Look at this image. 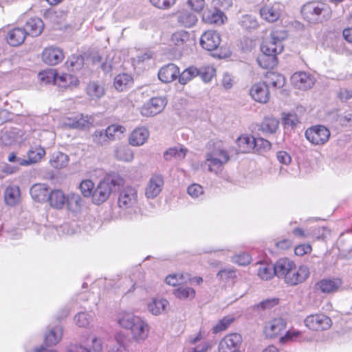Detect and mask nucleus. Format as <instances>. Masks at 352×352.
Returning <instances> with one entry per match:
<instances>
[{"instance_id":"nucleus-25","label":"nucleus","mask_w":352,"mask_h":352,"mask_svg":"<svg viewBox=\"0 0 352 352\" xmlns=\"http://www.w3.org/2000/svg\"><path fill=\"white\" fill-rule=\"evenodd\" d=\"M342 285V280L340 278H324L319 280L316 288L324 294L333 293L338 291Z\"/></svg>"},{"instance_id":"nucleus-8","label":"nucleus","mask_w":352,"mask_h":352,"mask_svg":"<svg viewBox=\"0 0 352 352\" xmlns=\"http://www.w3.org/2000/svg\"><path fill=\"white\" fill-rule=\"evenodd\" d=\"M167 104L165 97H153L145 102L140 108V113L144 117H151L161 113Z\"/></svg>"},{"instance_id":"nucleus-51","label":"nucleus","mask_w":352,"mask_h":352,"mask_svg":"<svg viewBox=\"0 0 352 352\" xmlns=\"http://www.w3.org/2000/svg\"><path fill=\"white\" fill-rule=\"evenodd\" d=\"M198 75L199 69L197 67H189L179 74V82L182 85H186Z\"/></svg>"},{"instance_id":"nucleus-2","label":"nucleus","mask_w":352,"mask_h":352,"mask_svg":"<svg viewBox=\"0 0 352 352\" xmlns=\"http://www.w3.org/2000/svg\"><path fill=\"white\" fill-rule=\"evenodd\" d=\"M118 207L124 212L127 218L132 219L139 210L138 194L135 188L132 186L124 187L119 194L118 200Z\"/></svg>"},{"instance_id":"nucleus-33","label":"nucleus","mask_w":352,"mask_h":352,"mask_svg":"<svg viewBox=\"0 0 352 352\" xmlns=\"http://www.w3.org/2000/svg\"><path fill=\"white\" fill-rule=\"evenodd\" d=\"M63 336V328L59 326H55L49 329L45 333L44 342L47 346H54L58 344Z\"/></svg>"},{"instance_id":"nucleus-7","label":"nucleus","mask_w":352,"mask_h":352,"mask_svg":"<svg viewBox=\"0 0 352 352\" xmlns=\"http://www.w3.org/2000/svg\"><path fill=\"white\" fill-rule=\"evenodd\" d=\"M92 116L84 114H76L63 118L60 121V126L65 129H87L94 123Z\"/></svg>"},{"instance_id":"nucleus-34","label":"nucleus","mask_w":352,"mask_h":352,"mask_svg":"<svg viewBox=\"0 0 352 352\" xmlns=\"http://www.w3.org/2000/svg\"><path fill=\"white\" fill-rule=\"evenodd\" d=\"M44 28V23L40 18L34 17L30 19L25 23V30L27 34L32 36H39Z\"/></svg>"},{"instance_id":"nucleus-1","label":"nucleus","mask_w":352,"mask_h":352,"mask_svg":"<svg viewBox=\"0 0 352 352\" xmlns=\"http://www.w3.org/2000/svg\"><path fill=\"white\" fill-rule=\"evenodd\" d=\"M118 325L130 331L131 338L137 342H144L149 335L150 327L146 319L131 311H121L116 317Z\"/></svg>"},{"instance_id":"nucleus-6","label":"nucleus","mask_w":352,"mask_h":352,"mask_svg":"<svg viewBox=\"0 0 352 352\" xmlns=\"http://www.w3.org/2000/svg\"><path fill=\"white\" fill-rule=\"evenodd\" d=\"M305 137L312 146H322L329 142L331 132L327 126L316 124L305 130Z\"/></svg>"},{"instance_id":"nucleus-35","label":"nucleus","mask_w":352,"mask_h":352,"mask_svg":"<svg viewBox=\"0 0 352 352\" xmlns=\"http://www.w3.org/2000/svg\"><path fill=\"white\" fill-rule=\"evenodd\" d=\"M133 84V77L126 73L117 75L114 78L113 85L118 91H124L132 87Z\"/></svg>"},{"instance_id":"nucleus-30","label":"nucleus","mask_w":352,"mask_h":352,"mask_svg":"<svg viewBox=\"0 0 352 352\" xmlns=\"http://www.w3.org/2000/svg\"><path fill=\"white\" fill-rule=\"evenodd\" d=\"M30 193L34 201L42 203L47 201L50 191L47 185L36 184L31 187Z\"/></svg>"},{"instance_id":"nucleus-9","label":"nucleus","mask_w":352,"mask_h":352,"mask_svg":"<svg viewBox=\"0 0 352 352\" xmlns=\"http://www.w3.org/2000/svg\"><path fill=\"white\" fill-rule=\"evenodd\" d=\"M305 326L313 331H324L329 329L332 321L329 317L323 314H311L304 320Z\"/></svg>"},{"instance_id":"nucleus-19","label":"nucleus","mask_w":352,"mask_h":352,"mask_svg":"<svg viewBox=\"0 0 352 352\" xmlns=\"http://www.w3.org/2000/svg\"><path fill=\"white\" fill-rule=\"evenodd\" d=\"M221 42L220 35L213 30L205 32L201 36L200 44L201 47L208 50L212 51L217 48Z\"/></svg>"},{"instance_id":"nucleus-43","label":"nucleus","mask_w":352,"mask_h":352,"mask_svg":"<svg viewBox=\"0 0 352 352\" xmlns=\"http://www.w3.org/2000/svg\"><path fill=\"white\" fill-rule=\"evenodd\" d=\"M190 276L188 274H172L166 277V283L171 286H180L190 281Z\"/></svg>"},{"instance_id":"nucleus-53","label":"nucleus","mask_w":352,"mask_h":352,"mask_svg":"<svg viewBox=\"0 0 352 352\" xmlns=\"http://www.w3.org/2000/svg\"><path fill=\"white\" fill-rule=\"evenodd\" d=\"M57 74L54 69H50L41 72L38 75L39 80L43 84H50L53 82L56 85Z\"/></svg>"},{"instance_id":"nucleus-3","label":"nucleus","mask_w":352,"mask_h":352,"mask_svg":"<svg viewBox=\"0 0 352 352\" xmlns=\"http://www.w3.org/2000/svg\"><path fill=\"white\" fill-rule=\"evenodd\" d=\"M302 14L309 21H322L331 16L330 7L322 3L311 2L302 8Z\"/></svg>"},{"instance_id":"nucleus-15","label":"nucleus","mask_w":352,"mask_h":352,"mask_svg":"<svg viewBox=\"0 0 352 352\" xmlns=\"http://www.w3.org/2000/svg\"><path fill=\"white\" fill-rule=\"evenodd\" d=\"M164 186V179L161 175H153L145 188V196L147 199H153L161 192Z\"/></svg>"},{"instance_id":"nucleus-39","label":"nucleus","mask_w":352,"mask_h":352,"mask_svg":"<svg viewBox=\"0 0 352 352\" xmlns=\"http://www.w3.org/2000/svg\"><path fill=\"white\" fill-rule=\"evenodd\" d=\"M188 151L182 146L170 148L164 154L166 160H182L184 159Z\"/></svg>"},{"instance_id":"nucleus-59","label":"nucleus","mask_w":352,"mask_h":352,"mask_svg":"<svg viewBox=\"0 0 352 352\" xmlns=\"http://www.w3.org/2000/svg\"><path fill=\"white\" fill-rule=\"evenodd\" d=\"M254 144V151L256 152L262 153L271 148V143L263 138H255Z\"/></svg>"},{"instance_id":"nucleus-29","label":"nucleus","mask_w":352,"mask_h":352,"mask_svg":"<svg viewBox=\"0 0 352 352\" xmlns=\"http://www.w3.org/2000/svg\"><path fill=\"white\" fill-rule=\"evenodd\" d=\"M45 155V149L41 146L32 147L28 153V160L19 159V164L28 166L38 162Z\"/></svg>"},{"instance_id":"nucleus-61","label":"nucleus","mask_w":352,"mask_h":352,"mask_svg":"<svg viewBox=\"0 0 352 352\" xmlns=\"http://www.w3.org/2000/svg\"><path fill=\"white\" fill-rule=\"evenodd\" d=\"M240 24L245 29H254L258 26L256 18L248 14L242 16Z\"/></svg>"},{"instance_id":"nucleus-48","label":"nucleus","mask_w":352,"mask_h":352,"mask_svg":"<svg viewBox=\"0 0 352 352\" xmlns=\"http://www.w3.org/2000/svg\"><path fill=\"white\" fill-rule=\"evenodd\" d=\"M106 136H108L109 141L120 139L121 135L126 131V129L120 124H111L106 129Z\"/></svg>"},{"instance_id":"nucleus-62","label":"nucleus","mask_w":352,"mask_h":352,"mask_svg":"<svg viewBox=\"0 0 352 352\" xmlns=\"http://www.w3.org/2000/svg\"><path fill=\"white\" fill-rule=\"evenodd\" d=\"M234 318L230 316H226L222 318L219 322L214 326L212 330L213 333H217L220 331L226 330L230 324L233 322Z\"/></svg>"},{"instance_id":"nucleus-5","label":"nucleus","mask_w":352,"mask_h":352,"mask_svg":"<svg viewBox=\"0 0 352 352\" xmlns=\"http://www.w3.org/2000/svg\"><path fill=\"white\" fill-rule=\"evenodd\" d=\"M285 31H272L269 37H267L261 44V50L263 53L267 55H277L283 50V41L286 38Z\"/></svg>"},{"instance_id":"nucleus-52","label":"nucleus","mask_w":352,"mask_h":352,"mask_svg":"<svg viewBox=\"0 0 352 352\" xmlns=\"http://www.w3.org/2000/svg\"><path fill=\"white\" fill-rule=\"evenodd\" d=\"M87 94L92 98H100L104 94L103 87L96 82H90L87 87Z\"/></svg>"},{"instance_id":"nucleus-10","label":"nucleus","mask_w":352,"mask_h":352,"mask_svg":"<svg viewBox=\"0 0 352 352\" xmlns=\"http://www.w3.org/2000/svg\"><path fill=\"white\" fill-rule=\"evenodd\" d=\"M114 185L113 180L109 178H106L100 181L94 190L92 196L93 202L99 205L107 201L111 193L112 186Z\"/></svg>"},{"instance_id":"nucleus-58","label":"nucleus","mask_w":352,"mask_h":352,"mask_svg":"<svg viewBox=\"0 0 352 352\" xmlns=\"http://www.w3.org/2000/svg\"><path fill=\"white\" fill-rule=\"evenodd\" d=\"M187 192L194 199H201L204 190L202 186L198 184H192L188 187Z\"/></svg>"},{"instance_id":"nucleus-27","label":"nucleus","mask_w":352,"mask_h":352,"mask_svg":"<svg viewBox=\"0 0 352 352\" xmlns=\"http://www.w3.org/2000/svg\"><path fill=\"white\" fill-rule=\"evenodd\" d=\"M257 276L263 280L272 279L275 274V264L267 261H260L256 263Z\"/></svg>"},{"instance_id":"nucleus-63","label":"nucleus","mask_w":352,"mask_h":352,"mask_svg":"<svg viewBox=\"0 0 352 352\" xmlns=\"http://www.w3.org/2000/svg\"><path fill=\"white\" fill-rule=\"evenodd\" d=\"M93 141L97 144L104 145L107 144L109 140L108 136H106V131L105 130H96L94 133L93 135Z\"/></svg>"},{"instance_id":"nucleus-20","label":"nucleus","mask_w":352,"mask_h":352,"mask_svg":"<svg viewBox=\"0 0 352 352\" xmlns=\"http://www.w3.org/2000/svg\"><path fill=\"white\" fill-rule=\"evenodd\" d=\"M3 199L6 205L13 207L18 205L21 199L20 188L14 184L8 186L3 192Z\"/></svg>"},{"instance_id":"nucleus-21","label":"nucleus","mask_w":352,"mask_h":352,"mask_svg":"<svg viewBox=\"0 0 352 352\" xmlns=\"http://www.w3.org/2000/svg\"><path fill=\"white\" fill-rule=\"evenodd\" d=\"M204 337L205 334L199 331L195 336L190 338L191 346L187 349L186 352H206L210 346Z\"/></svg>"},{"instance_id":"nucleus-42","label":"nucleus","mask_w":352,"mask_h":352,"mask_svg":"<svg viewBox=\"0 0 352 352\" xmlns=\"http://www.w3.org/2000/svg\"><path fill=\"white\" fill-rule=\"evenodd\" d=\"M279 126V121L276 118L267 117L261 122L259 130L265 133L274 134Z\"/></svg>"},{"instance_id":"nucleus-56","label":"nucleus","mask_w":352,"mask_h":352,"mask_svg":"<svg viewBox=\"0 0 352 352\" xmlns=\"http://www.w3.org/2000/svg\"><path fill=\"white\" fill-rule=\"evenodd\" d=\"M93 319V316L87 312H80L74 317V321L80 327H87Z\"/></svg>"},{"instance_id":"nucleus-45","label":"nucleus","mask_w":352,"mask_h":352,"mask_svg":"<svg viewBox=\"0 0 352 352\" xmlns=\"http://www.w3.org/2000/svg\"><path fill=\"white\" fill-rule=\"evenodd\" d=\"M285 82V77L280 74L268 72L266 75V84L274 88H281Z\"/></svg>"},{"instance_id":"nucleus-55","label":"nucleus","mask_w":352,"mask_h":352,"mask_svg":"<svg viewBox=\"0 0 352 352\" xmlns=\"http://www.w3.org/2000/svg\"><path fill=\"white\" fill-rule=\"evenodd\" d=\"M115 339L116 344L111 348L109 352H126L125 336L122 333H118L116 335Z\"/></svg>"},{"instance_id":"nucleus-64","label":"nucleus","mask_w":352,"mask_h":352,"mask_svg":"<svg viewBox=\"0 0 352 352\" xmlns=\"http://www.w3.org/2000/svg\"><path fill=\"white\" fill-rule=\"evenodd\" d=\"M292 233L299 239H307L314 236V231L310 228H296L293 230Z\"/></svg>"},{"instance_id":"nucleus-40","label":"nucleus","mask_w":352,"mask_h":352,"mask_svg":"<svg viewBox=\"0 0 352 352\" xmlns=\"http://www.w3.org/2000/svg\"><path fill=\"white\" fill-rule=\"evenodd\" d=\"M82 204V200L80 196L75 192L67 194L65 200V206L67 210L72 212L78 211Z\"/></svg>"},{"instance_id":"nucleus-12","label":"nucleus","mask_w":352,"mask_h":352,"mask_svg":"<svg viewBox=\"0 0 352 352\" xmlns=\"http://www.w3.org/2000/svg\"><path fill=\"white\" fill-rule=\"evenodd\" d=\"M242 343V337L239 333H230L226 336L219 344V352H234Z\"/></svg>"},{"instance_id":"nucleus-50","label":"nucleus","mask_w":352,"mask_h":352,"mask_svg":"<svg viewBox=\"0 0 352 352\" xmlns=\"http://www.w3.org/2000/svg\"><path fill=\"white\" fill-rule=\"evenodd\" d=\"M174 295L180 300L192 299L195 296V291L190 287L179 286L174 291Z\"/></svg>"},{"instance_id":"nucleus-37","label":"nucleus","mask_w":352,"mask_h":352,"mask_svg":"<svg viewBox=\"0 0 352 352\" xmlns=\"http://www.w3.org/2000/svg\"><path fill=\"white\" fill-rule=\"evenodd\" d=\"M56 85L64 89L72 88L78 85V80L70 74H57Z\"/></svg>"},{"instance_id":"nucleus-60","label":"nucleus","mask_w":352,"mask_h":352,"mask_svg":"<svg viewBox=\"0 0 352 352\" xmlns=\"http://www.w3.org/2000/svg\"><path fill=\"white\" fill-rule=\"evenodd\" d=\"M215 69L212 66L201 67L200 69H199V75L206 82H210L211 80V79L215 75Z\"/></svg>"},{"instance_id":"nucleus-24","label":"nucleus","mask_w":352,"mask_h":352,"mask_svg":"<svg viewBox=\"0 0 352 352\" xmlns=\"http://www.w3.org/2000/svg\"><path fill=\"white\" fill-rule=\"evenodd\" d=\"M147 309L151 314L159 316L168 310L169 302L163 298H154L147 303Z\"/></svg>"},{"instance_id":"nucleus-44","label":"nucleus","mask_w":352,"mask_h":352,"mask_svg":"<svg viewBox=\"0 0 352 352\" xmlns=\"http://www.w3.org/2000/svg\"><path fill=\"white\" fill-rule=\"evenodd\" d=\"M197 21V16L188 10H184L179 12L178 16V22L186 28H191L195 25Z\"/></svg>"},{"instance_id":"nucleus-23","label":"nucleus","mask_w":352,"mask_h":352,"mask_svg":"<svg viewBox=\"0 0 352 352\" xmlns=\"http://www.w3.org/2000/svg\"><path fill=\"white\" fill-rule=\"evenodd\" d=\"M179 74V69L175 64H168L162 67L159 72V79L165 83L170 82L177 79Z\"/></svg>"},{"instance_id":"nucleus-11","label":"nucleus","mask_w":352,"mask_h":352,"mask_svg":"<svg viewBox=\"0 0 352 352\" xmlns=\"http://www.w3.org/2000/svg\"><path fill=\"white\" fill-rule=\"evenodd\" d=\"M309 268L305 265L297 266L296 264L292 269L289 276L286 277L285 284L296 286L304 283L309 276Z\"/></svg>"},{"instance_id":"nucleus-13","label":"nucleus","mask_w":352,"mask_h":352,"mask_svg":"<svg viewBox=\"0 0 352 352\" xmlns=\"http://www.w3.org/2000/svg\"><path fill=\"white\" fill-rule=\"evenodd\" d=\"M63 50L56 46L45 47L41 54L42 60L49 65H56L64 59Z\"/></svg>"},{"instance_id":"nucleus-38","label":"nucleus","mask_w":352,"mask_h":352,"mask_svg":"<svg viewBox=\"0 0 352 352\" xmlns=\"http://www.w3.org/2000/svg\"><path fill=\"white\" fill-rule=\"evenodd\" d=\"M69 159V156L61 152L54 153L50 160L51 166L55 169L60 170L65 168Z\"/></svg>"},{"instance_id":"nucleus-4","label":"nucleus","mask_w":352,"mask_h":352,"mask_svg":"<svg viewBox=\"0 0 352 352\" xmlns=\"http://www.w3.org/2000/svg\"><path fill=\"white\" fill-rule=\"evenodd\" d=\"M229 160L228 152L223 148L215 147L206 154L204 165L210 172L219 175L223 170V166Z\"/></svg>"},{"instance_id":"nucleus-54","label":"nucleus","mask_w":352,"mask_h":352,"mask_svg":"<svg viewBox=\"0 0 352 352\" xmlns=\"http://www.w3.org/2000/svg\"><path fill=\"white\" fill-rule=\"evenodd\" d=\"M282 122L285 128L291 127L292 129H294L300 123V120L296 113H283Z\"/></svg>"},{"instance_id":"nucleus-49","label":"nucleus","mask_w":352,"mask_h":352,"mask_svg":"<svg viewBox=\"0 0 352 352\" xmlns=\"http://www.w3.org/2000/svg\"><path fill=\"white\" fill-rule=\"evenodd\" d=\"M257 62L262 68H273L277 64L276 55H267L263 53L262 55L258 57Z\"/></svg>"},{"instance_id":"nucleus-16","label":"nucleus","mask_w":352,"mask_h":352,"mask_svg":"<svg viewBox=\"0 0 352 352\" xmlns=\"http://www.w3.org/2000/svg\"><path fill=\"white\" fill-rule=\"evenodd\" d=\"M292 85L300 90H307L311 88L315 84V78L310 74L305 72L294 73L291 77Z\"/></svg>"},{"instance_id":"nucleus-28","label":"nucleus","mask_w":352,"mask_h":352,"mask_svg":"<svg viewBox=\"0 0 352 352\" xmlns=\"http://www.w3.org/2000/svg\"><path fill=\"white\" fill-rule=\"evenodd\" d=\"M149 137V132L145 127H139L132 131L129 138V143L133 146H140L143 145Z\"/></svg>"},{"instance_id":"nucleus-14","label":"nucleus","mask_w":352,"mask_h":352,"mask_svg":"<svg viewBox=\"0 0 352 352\" xmlns=\"http://www.w3.org/2000/svg\"><path fill=\"white\" fill-rule=\"evenodd\" d=\"M283 6L279 3H270L263 5L260 9V14L264 20L273 23L280 16Z\"/></svg>"},{"instance_id":"nucleus-36","label":"nucleus","mask_w":352,"mask_h":352,"mask_svg":"<svg viewBox=\"0 0 352 352\" xmlns=\"http://www.w3.org/2000/svg\"><path fill=\"white\" fill-rule=\"evenodd\" d=\"M255 138L252 135H242L236 140L238 151L243 153L254 151Z\"/></svg>"},{"instance_id":"nucleus-26","label":"nucleus","mask_w":352,"mask_h":352,"mask_svg":"<svg viewBox=\"0 0 352 352\" xmlns=\"http://www.w3.org/2000/svg\"><path fill=\"white\" fill-rule=\"evenodd\" d=\"M66 196L62 190L55 189L50 192L47 201L52 208L61 210L65 206Z\"/></svg>"},{"instance_id":"nucleus-31","label":"nucleus","mask_w":352,"mask_h":352,"mask_svg":"<svg viewBox=\"0 0 352 352\" xmlns=\"http://www.w3.org/2000/svg\"><path fill=\"white\" fill-rule=\"evenodd\" d=\"M26 35L27 32L24 28H14L8 31L6 39L9 45L19 46L24 42Z\"/></svg>"},{"instance_id":"nucleus-47","label":"nucleus","mask_w":352,"mask_h":352,"mask_svg":"<svg viewBox=\"0 0 352 352\" xmlns=\"http://www.w3.org/2000/svg\"><path fill=\"white\" fill-rule=\"evenodd\" d=\"M224 14L219 10L205 12L203 15V20L210 24L221 25L224 22Z\"/></svg>"},{"instance_id":"nucleus-57","label":"nucleus","mask_w":352,"mask_h":352,"mask_svg":"<svg viewBox=\"0 0 352 352\" xmlns=\"http://www.w3.org/2000/svg\"><path fill=\"white\" fill-rule=\"evenodd\" d=\"M79 188L85 197H92L94 190V184L90 179H85L82 181Z\"/></svg>"},{"instance_id":"nucleus-22","label":"nucleus","mask_w":352,"mask_h":352,"mask_svg":"<svg viewBox=\"0 0 352 352\" xmlns=\"http://www.w3.org/2000/svg\"><path fill=\"white\" fill-rule=\"evenodd\" d=\"M294 265L295 263L287 258H280L275 263L276 276L279 278L283 279L285 283L286 277L289 276Z\"/></svg>"},{"instance_id":"nucleus-32","label":"nucleus","mask_w":352,"mask_h":352,"mask_svg":"<svg viewBox=\"0 0 352 352\" xmlns=\"http://www.w3.org/2000/svg\"><path fill=\"white\" fill-rule=\"evenodd\" d=\"M113 156L119 161L131 162L134 159V152L128 146L119 144L113 148Z\"/></svg>"},{"instance_id":"nucleus-18","label":"nucleus","mask_w":352,"mask_h":352,"mask_svg":"<svg viewBox=\"0 0 352 352\" xmlns=\"http://www.w3.org/2000/svg\"><path fill=\"white\" fill-rule=\"evenodd\" d=\"M250 94L253 100L263 104L267 103L270 97L268 85L264 82L254 84L250 90Z\"/></svg>"},{"instance_id":"nucleus-41","label":"nucleus","mask_w":352,"mask_h":352,"mask_svg":"<svg viewBox=\"0 0 352 352\" xmlns=\"http://www.w3.org/2000/svg\"><path fill=\"white\" fill-rule=\"evenodd\" d=\"M170 41L177 47L184 50L189 45V34L186 31L175 32L172 35Z\"/></svg>"},{"instance_id":"nucleus-46","label":"nucleus","mask_w":352,"mask_h":352,"mask_svg":"<svg viewBox=\"0 0 352 352\" xmlns=\"http://www.w3.org/2000/svg\"><path fill=\"white\" fill-rule=\"evenodd\" d=\"M310 340L311 339L305 337L300 331L295 329L286 331L285 335L280 338V342L281 343H285L289 341L305 342Z\"/></svg>"},{"instance_id":"nucleus-17","label":"nucleus","mask_w":352,"mask_h":352,"mask_svg":"<svg viewBox=\"0 0 352 352\" xmlns=\"http://www.w3.org/2000/svg\"><path fill=\"white\" fill-rule=\"evenodd\" d=\"M287 327L286 321L281 318H274L269 321L264 329V333L268 338H276L285 332Z\"/></svg>"}]
</instances>
